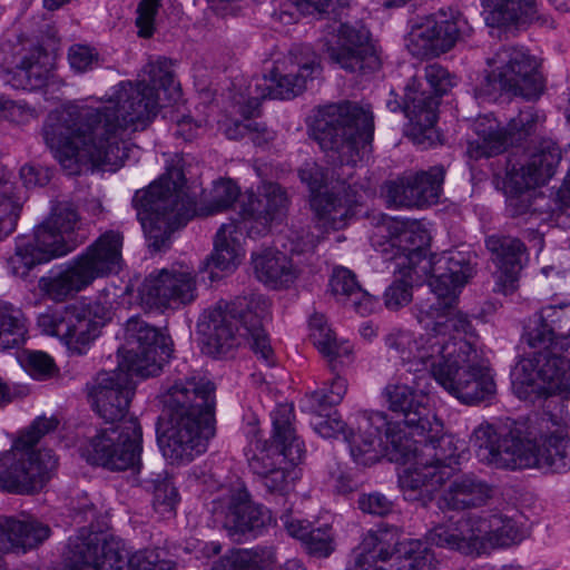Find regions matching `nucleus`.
Masks as SVG:
<instances>
[{"instance_id":"25","label":"nucleus","mask_w":570,"mask_h":570,"mask_svg":"<svg viewBox=\"0 0 570 570\" xmlns=\"http://www.w3.org/2000/svg\"><path fill=\"white\" fill-rule=\"evenodd\" d=\"M42 333L59 337L76 354H85L100 335L104 325L85 306L69 305L60 311L47 312L38 317Z\"/></svg>"},{"instance_id":"62","label":"nucleus","mask_w":570,"mask_h":570,"mask_svg":"<svg viewBox=\"0 0 570 570\" xmlns=\"http://www.w3.org/2000/svg\"><path fill=\"white\" fill-rule=\"evenodd\" d=\"M376 561L370 553L362 551L357 547L346 570H386L382 566H377Z\"/></svg>"},{"instance_id":"58","label":"nucleus","mask_w":570,"mask_h":570,"mask_svg":"<svg viewBox=\"0 0 570 570\" xmlns=\"http://www.w3.org/2000/svg\"><path fill=\"white\" fill-rule=\"evenodd\" d=\"M358 508L365 513L384 517L392 511L393 502L380 492H372L360 497Z\"/></svg>"},{"instance_id":"16","label":"nucleus","mask_w":570,"mask_h":570,"mask_svg":"<svg viewBox=\"0 0 570 570\" xmlns=\"http://www.w3.org/2000/svg\"><path fill=\"white\" fill-rule=\"evenodd\" d=\"M488 94L511 92L525 99L538 98L543 89L535 57L521 46H501L487 59Z\"/></svg>"},{"instance_id":"18","label":"nucleus","mask_w":570,"mask_h":570,"mask_svg":"<svg viewBox=\"0 0 570 570\" xmlns=\"http://www.w3.org/2000/svg\"><path fill=\"white\" fill-rule=\"evenodd\" d=\"M472 27L458 9L449 7L416 19L405 46L416 58L439 57L472 35Z\"/></svg>"},{"instance_id":"30","label":"nucleus","mask_w":570,"mask_h":570,"mask_svg":"<svg viewBox=\"0 0 570 570\" xmlns=\"http://www.w3.org/2000/svg\"><path fill=\"white\" fill-rule=\"evenodd\" d=\"M196 297V281L181 269H161L150 274L141 285L140 298L148 307L166 308L188 304Z\"/></svg>"},{"instance_id":"1","label":"nucleus","mask_w":570,"mask_h":570,"mask_svg":"<svg viewBox=\"0 0 570 570\" xmlns=\"http://www.w3.org/2000/svg\"><path fill=\"white\" fill-rule=\"evenodd\" d=\"M149 82H120L101 107L67 105L51 111L43 125V139L70 174L77 165L116 170L129 158V137L145 130L159 109L158 89L169 98L179 96V86L166 58L145 67Z\"/></svg>"},{"instance_id":"44","label":"nucleus","mask_w":570,"mask_h":570,"mask_svg":"<svg viewBox=\"0 0 570 570\" xmlns=\"http://www.w3.org/2000/svg\"><path fill=\"white\" fill-rule=\"evenodd\" d=\"M273 551L267 548L232 550L213 570H272Z\"/></svg>"},{"instance_id":"8","label":"nucleus","mask_w":570,"mask_h":570,"mask_svg":"<svg viewBox=\"0 0 570 570\" xmlns=\"http://www.w3.org/2000/svg\"><path fill=\"white\" fill-rule=\"evenodd\" d=\"M269 315V303L259 294L218 302L199 316L197 334L206 354L220 356L246 340L252 351L267 366L274 365V353L264 322Z\"/></svg>"},{"instance_id":"56","label":"nucleus","mask_w":570,"mask_h":570,"mask_svg":"<svg viewBox=\"0 0 570 570\" xmlns=\"http://www.w3.org/2000/svg\"><path fill=\"white\" fill-rule=\"evenodd\" d=\"M424 79L426 80L429 87L433 90L431 94L439 100L440 97L445 94L452 86L448 70L436 63L429 65L424 68Z\"/></svg>"},{"instance_id":"3","label":"nucleus","mask_w":570,"mask_h":570,"mask_svg":"<svg viewBox=\"0 0 570 570\" xmlns=\"http://www.w3.org/2000/svg\"><path fill=\"white\" fill-rule=\"evenodd\" d=\"M374 134V116L370 109L344 101L320 107L312 124V135L334 161L331 191H322L327 175L316 163L306 161L298 171L311 191V207L325 228L341 229L362 203L364 191L353 179V167L370 147Z\"/></svg>"},{"instance_id":"39","label":"nucleus","mask_w":570,"mask_h":570,"mask_svg":"<svg viewBox=\"0 0 570 570\" xmlns=\"http://www.w3.org/2000/svg\"><path fill=\"white\" fill-rule=\"evenodd\" d=\"M395 232L394 223L390 218H383L371 236L373 247L384 254L392 253L390 258H401L404 256L407 258L409 264L414 266L423 254L422 246L414 243L415 234L410 229Z\"/></svg>"},{"instance_id":"49","label":"nucleus","mask_w":570,"mask_h":570,"mask_svg":"<svg viewBox=\"0 0 570 570\" xmlns=\"http://www.w3.org/2000/svg\"><path fill=\"white\" fill-rule=\"evenodd\" d=\"M145 488L154 493V507L163 513H171L177 503L178 493L165 472L141 478Z\"/></svg>"},{"instance_id":"54","label":"nucleus","mask_w":570,"mask_h":570,"mask_svg":"<svg viewBox=\"0 0 570 570\" xmlns=\"http://www.w3.org/2000/svg\"><path fill=\"white\" fill-rule=\"evenodd\" d=\"M261 478L263 487L271 495L284 498L292 489L289 471L285 468H275Z\"/></svg>"},{"instance_id":"51","label":"nucleus","mask_w":570,"mask_h":570,"mask_svg":"<svg viewBox=\"0 0 570 570\" xmlns=\"http://www.w3.org/2000/svg\"><path fill=\"white\" fill-rule=\"evenodd\" d=\"M303 543L309 554L316 557H328L334 550L332 528L324 525L316 529H309L307 535L303 540Z\"/></svg>"},{"instance_id":"20","label":"nucleus","mask_w":570,"mask_h":570,"mask_svg":"<svg viewBox=\"0 0 570 570\" xmlns=\"http://www.w3.org/2000/svg\"><path fill=\"white\" fill-rule=\"evenodd\" d=\"M323 47L331 61L342 69L368 75L381 68L380 56L368 29L360 21H333L324 28Z\"/></svg>"},{"instance_id":"59","label":"nucleus","mask_w":570,"mask_h":570,"mask_svg":"<svg viewBox=\"0 0 570 570\" xmlns=\"http://www.w3.org/2000/svg\"><path fill=\"white\" fill-rule=\"evenodd\" d=\"M24 365L29 373L37 379L49 376L53 372V360L46 353L29 352L24 358Z\"/></svg>"},{"instance_id":"7","label":"nucleus","mask_w":570,"mask_h":570,"mask_svg":"<svg viewBox=\"0 0 570 570\" xmlns=\"http://www.w3.org/2000/svg\"><path fill=\"white\" fill-rule=\"evenodd\" d=\"M563 309L546 306L524 328L523 340L535 352L521 358L513 368L512 386L519 399L570 393V360L561 354L570 347V330L561 333Z\"/></svg>"},{"instance_id":"27","label":"nucleus","mask_w":570,"mask_h":570,"mask_svg":"<svg viewBox=\"0 0 570 570\" xmlns=\"http://www.w3.org/2000/svg\"><path fill=\"white\" fill-rule=\"evenodd\" d=\"M132 375L135 374L118 366L117 370L98 373L95 379L90 395L96 412L106 423L115 425L132 417L128 415L135 391Z\"/></svg>"},{"instance_id":"11","label":"nucleus","mask_w":570,"mask_h":570,"mask_svg":"<svg viewBox=\"0 0 570 570\" xmlns=\"http://www.w3.org/2000/svg\"><path fill=\"white\" fill-rule=\"evenodd\" d=\"M55 417H38L30 429L21 434L9 451L0 455V488L18 494H30L41 490L50 480L58 460L51 450L38 452L33 446L47 433L56 430Z\"/></svg>"},{"instance_id":"61","label":"nucleus","mask_w":570,"mask_h":570,"mask_svg":"<svg viewBox=\"0 0 570 570\" xmlns=\"http://www.w3.org/2000/svg\"><path fill=\"white\" fill-rule=\"evenodd\" d=\"M20 178L27 188L45 186L50 179L47 169L36 168L33 166H23L20 169Z\"/></svg>"},{"instance_id":"35","label":"nucleus","mask_w":570,"mask_h":570,"mask_svg":"<svg viewBox=\"0 0 570 570\" xmlns=\"http://www.w3.org/2000/svg\"><path fill=\"white\" fill-rule=\"evenodd\" d=\"M7 47L3 45L0 52V62L8 73H13L18 78V83L14 87H21L26 90H37L45 87L49 80L50 57L40 47H33L27 53H12L10 58L7 57Z\"/></svg>"},{"instance_id":"32","label":"nucleus","mask_w":570,"mask_h":570,"mask_svg":"<svg viewBox=\"0 0 570 570\" xmlns=\"http://www.w3.org/2000/svg\"><path fill=\"white\" fill-rule=\"evenodd\" d=\"M440 100L421 89L416 79L405 87L404 114L410 121V135L416 144L432 145L439 139L435 128Z\"/></svg>"},{"instance_id":"48","label":"nucleus","mask_w":570,"mask_h":570,"mask_svg":"<svg viewBox=\"0 0 570 570\" xmlns=\"http://www.w3.org/2000/svg\"><path fill=\"white\" fill-rule=\"evenodd\" d=\"M347 391L346 380L341 376H335L330 384L324 387L312 392L303 400V409L311 412H321L326 407L337 405L342 402Z\"/></svg>"},{"instance_id":"2","label":"nucleus","mask_w":570,"mask_h":570,"mask_svg":"<svg viewBox=\"0 0 570 570\" xmlns=\"http://www.w3.org/2000/svg\"><path fill=\"white\" fill-rule=\"evenodd\" d=\"M435 304L419 309L417 321L425 330L412 332L393 328L384 337L391 357L409 364V373H430L451 395L464 404L474 405L491 400L497 384L489 362L473 343L453 335H473L466 315L441 314Z\"/></svg>"},{"instance_id":"4","label":"nucleus","mask_w":570,"mask_h":570,"mask_svg":"<svg viewBox=\"0 0 570 570\" xmlns=\"http://www.w3.org/2000/svg\"><path fill=\"white\" fill-rule=\"evenodd\" d=\"M481 460L501 469L535 468L543 473L570 471V436L566 425L544 414L531 425L485 423L473 432Z\"/></svg>"},{"instance_id":"57","label":"nucleus","mask_w":570,"mask_h":570,"mask_svg":"<svg viewBox=\"0 0 570 570\" xmlns=\"http://www.w3.org/2000/svg\"><path fill=\"white\" fill-rule=\"evenodd\" d=\"M160 6V0H141L137 8L136 24L139 28V36L150 37L154 32L155 16Z\"/></svg>"},{"instance_id":"52","label":"nucleus","mask_w":570,"mask_h":570,"mask_svg":"<svg viewBox=\"0 0 570 570\" xmlns=\"http://www.w3.org/2000/svg\"><path fill=\"white\" fill-rule=\"evenodd\" d=\"M46 222L61 230V233L75 236L73 233L78 226L79 216L72 204L63 202L52 208V213Z\"/></svg>"},{"instance_id":"6","label":"nucleus","mask_w":570,"mask_h":570,"mask_svg":"<svg viewBox=\"0 0 570 570\" xmlns=\"http://www.w3.org/2000/svg\"><path fill=\"white\" fill-rule=\"evenodd\" d=\"M422 440H412L392 423L386 429L385 454L390 461L411 463L399 478V483L405 500L420 501L426 505L432 501L433 494L450 480L459 464L463 443L452 434L441 430L414 431Z\"/></svg>"},{"instance_id":"38","label":"nucleus","mask_w":570,"mask_h":570,"mask_svg":"<svg viewBox=\"0 0 570 570\" xmlns=\"http://www.w3.org/2000/svg\"><path fill=\"white\" fill-rule=\"evenodd\" d=\"M244 230L245 220L232 219L223 224L214 237V250L208 258V263L219 271H229L235 268L244 256L243 243L245 240Z\"/></svg>"},{"instance_id":"43","label":"nucleus","mask_w":570,"mask_h":570,"mask_svg":"<svg viewBox=\"0 0 570 570\" xmlns=\"http://www.w3.org/2000/svg\"><path fill=\"white\" fill-rule=\"evenodd\" d=\"M400 529L395 525H381L376 530H370L362 539L358 548L370 553L374 559L385 562L394 553L402 550Z\"/></svg>"},{"instance_id":"63","label":"nucleus","mask_w":570,"mask_h":570,"mask_svg":"<svg viewBox=\"0 0 570 570\" xmlns=\"http://www.w3.org/2000/svg\"><path fill=\"white\" fill-rule=\"evenodd\" d=\"M297 4L305 3L320 13L336 12L337 8H344L348 4V0H295Z\"/></svg>"},{"instance_id":"64","label":"nucleus","mask_w":570,"mask_h":570,"mask_svg":"<svg viewBox=\"0 0 570 570\" xmlns=\"http://www.w3.org/2000/svg\"><path fill=\"white\" fill-rule=\"evenodd\" d=\"M248 138L258 147H264L275 138V132L267 127L253 122L248 131Z\"/></svg>"},{"instance_id":"45","label":"nucleus","mask_w":570,"mask_h":570,"mask_svg":"<svg viewBox=\"0 0 570 570\" xmlns=\"http://www.w3.org/2000/svg\"><path fill=\"white\" fill-rule=\"evenodd\" d=\"M27 333L22 311L7 302H0V347L13 348L23 343Z\"/></svg>"},{"instance_id":"50","label":"nucleus","mask_w":570,"mask_h":570,"mask_svg":"<svg viewBox=\"0 0 570 570\" xmlns=\"http://www.w3.org/2000/svg\"><path fill=\"white\" fill-rule=\"evenodd\" d=\"M239 196V188L232 179H222L214 184L210 199L202 209L205 215H213L227 209Z\"/></svg>"},{"instance_id":"14","label":"nucleus","mask_w":570,"mask_h":570,"mask_svg":"<svg viewBox=\"0 0 570 570\" xmlns=\"http://www.w3.org/2000/svg\"><path fill=\"white\" fill-rule=\"evenodd\" d=\"M161 554L158 549L131 553L120 539L82 529L69 539L65 561L70 570H102L106 564L110 570H169Z\"/></svg>"},{"instance_id":"10","label":"nucleus","mask_w":570,"mask_h":570,"mask_svg":"<svg viewBox=\"0 0 570 570\" xmlns=\"http://www.w3.org/2000/svg\"><path fill=\"white\" fill-rule=\"evenodd\" d=\"M124 236L108 230L70 261L39 279V288L52 301L62 302L90 286L97 278L117 274L122 266Z\"/></svg>"},{"instance_id":"33","label":"nucleus","mask_w":570,"mask_h":570,"mask_svg":"<svg viewBox=\"0 0 570 570\" xmlns=\"http://www.w3.org/2000/svg\"><path fill=\"white\" fill-rule=\"evenodd\" d=\"M485 244L497 265L495 291L504 295L513 293L528 259L524 244L518 238L499 235L488 237Z\"/></svg>"},{"instance_id":"23","label":"nucleus","mask_w":570,"mask_h":570,"mask_svg":"<svg viewBox=\"0 0 570 570\" xmlns=\"http://www.w3.org/2000/svg\"><path fill=\"white\" fill-rule=\"evenodd\" d=\"M539 122L540 116L532 107L520 110L505 128L500 127L494 118L480 117L474 125L476 138L468 142L466 155L472 159L499 155L509 146L519 145L534 135Z\"/></svg>"},{"instance_id":"31","label":"nucleus","mask_w":570,"mask_h":570,"mask_svg":"<svg viewBox=\"0 0 570 570\" xmlns=\"http://www.w3.org/2000/svg\"><path fill=\"white\" fill-rule=\"evenodd\" d=\"M445 170L443 166L403 176L386 183L389 203L396 207H423L436 204L442 193Z\"/></svg>"},{"instance_id":"26","label":"nucleus","mask_w":570,"mask_h":570,"mask_svg":"<svg viewBox=\"0 0 570 570\" xmlns=\"http://www.w3.org/2000/svg\"><path fill=\"white\" fill-rule=\"evenodd\" d=\"M78 245L75 236L61 233L52 225L43 222L33 233V239L21 238L17 243L16 253L9 259L14 276L24 278L37 264L67 255Z\"/></svg>"},{"instance_id":"55","label":"nucleus","mask_w":570,"mask_h":570,"mask_svg":"<svg viewBox=\"0 0 570 570\" xmlns=\"http://www.w3.org/2000/svg\"><path fill=\"white\" fill-rule=\"evenodd\" d=\"M411 283L407 281H394L384 292V305L391 311H396L410 303L412 298Z\"/></svg>"},{"instance_id":"40","label":"nucleus","mask_w":570,"mask_h":570,"mask_svg":"<svg viewBox=\"0 0 570 570\" xmlns=\"http://www.w3.org/2000/svg\"><path fill=\"white\" fill-rule=\"evenodd\" d=\"M330 285L336 301L346 308L361 316L368 315L374 311L376 299L358 285L355 275L350 269L335 268Z\"/></svg>"},{"instance_id":"53","label":"nucleus","mask_w":570,"mask_h":570,"mask_svg":"<svg viewBox=\"0 0 570 570\" xmlns=\"http://www.w3.org/2000/svg\"><path fill=\"white\" fill-rule=\"evenodd\" d=\"M70 67L77 72H86L100 65L98 51L87 45L76 43L68 50Z\"/></svg>"},{"instance_id":"5","label":"nucleus","mask_w":570,"mask_h":570,"mask_svg":"<svg viewBox=\"0 0 570 570\" xmlns=\"http://www.w3.org/2000/svg\"><path fill=\"white\" fill-rule=\"evenodd\" d=\"M214 392L210 381L190 377L163 393L158 443L170 464H187L207 450L216 433Z\"/></svg>"},{"instance_id":"46","label":"nucleus","mask_w":570,"mask_h":570,"mask_svg":"<svg viewBox=\"0 0 570 570\" xmlns=\"http://www.w3.org/2000/svg\"><path fill=\"white\" fill-rule=\"evenodd\" d=\"M14 189L9 178H0V239L12 234L17 226L21 203Z\"/></svg>"},{"instance_id":"24","label":"nucleus","mask_w":570,"mask_h":570,"mask_svg":"<svg viewBox=\"0 0 570 570\" xmlns=\"http://www.w3.org/2000/svg\"><path fill=\"white\" fill-rule=\"evenodd\" d=\"M428 373H415L412 385L407 377L390 382L383 390L382 395L387 403L389 410L396 416L402 417L405 426L414 431L441 430V421L436 417L429 405V397L424 393L421 381Z\"/></svg>"},{"instance_id":"29","label":"nucleus","mask_w":570,"mask_h":570,"mask_svg":"<svg viewBox=\"0 0 570 570\" xmlns=\"http://www.w3.org/2000/svg\"><path fill=\"white\" fill-rule=\"evenodd\" d=\"M214 512L224 515V527L232 533H246L265 527L268 515L255 504L244 483L230 484L214 502Z\"/></svg>"},{"instance_id":"34","label":"nucleus","mask_w":570,"mask_h":570,"mask_svg":"<svg viewBox=\"0 0 570 570\" xmlns=\"http://www.w3.org/2000/svg\"><path fill=\"white\" fill-rule=\"evenodd\" d=\"M560 160L561 150L556 141L542 138L527 163L509 171V183L517 191L544 185L554 175Z\"/></svg>"},{"instance_id":"41","label":"nucleus","mask_w":570,"mask_h":570,"mask_svg":"<svg viewBox=\"0 0 570 570\" xmlns=\"http://www.w3.org/2000/svg\"><path fill=\"white\" fill-rule=\"evenodd\" d=\"M309 330L314 346L327 358L331 370L336 371L337 364L352 354V345L337 341L323 315L316 314L311 318Z\"/></svg>"},{"instance_id":"60","label":"nucleus","mask_w":570,"mask_h":570,"mask_svg":"<svg viewBox=\"0 0 570 570\" xmlns=\"http://www.w3.org/2000/svg\"><path fill=\"white\" fill-rule=\"evenodd\" d=\"M556 222L563 228H570V168L559 190L558 210Z\"/></svg>"},{"instance_id":"37","label":"nucleus","mask_w":570,"mask_h":570,"mask_svg":"<svg viewBox=\"0 0 570 570\" xmlns=\"http://www.w3.org/2000/svg\"><path fill=\"white\" fill-rule=\"evenodd\" d=\"M538 0H482L485 21L491 27H508L539 22L548 19L539 14Z\"/></svg>"},{"instance_id":"12","label":"nucleus","mask_w":570,"mask_h":570,"mask_svg":"<svg viewBox=\"0 0 570 570\" xmlns=\"http://www.w3.org/2000/svg\"><path fill=\"white\" fill-rule=\"evenodd\" d=\"M449 521V524L440 523L433 527L426 533L428 542L468 556H479L492 548L518 544L527 535L514 519L499 513L489 518L469 514L456 521Z\"/></svg>"},{"instance_id":"9","label":"nucleus","mask_w":570,"mask_h":570,"mask_svg":"<svg viewBox=\"0 0 570 570\" xmlns=\"http://www.w3.org/2000/svg\"><path fill=\"white\" fill-rule=\"evenodd\" d=\"M132 205L155 250L166 248L171 234L197 214L196 200L187 194L183 169L177 165L167 167L158 180L137 191Z\"/></svg>"},{"instance_id":"21","label":"nucleus","mask_w":570,"mask_h":570,"mask_svg":"<svg viewBox=\"0 0 570 570\" xmlns=\"http://www.w3.org/2000/svg\"><path fill=\"white\" fill-rule=\"evenodd\" d=\"M272 441L255 438L249 443L246 456L250 470L263 476L274 470V456H283L291 464H298L305 455L304 442L296 434L293 404H278L271 413Z\"/></svg>"},{"instance_id":"22","label":"nucleus","mask_w":570,"mask_h":570,"mask_svg":"<svg viewBox=\"0 0 570 570\" xmlns=\"http://www.w3.org/2000/svg\"><path fill=\"white\" fill-rule=\"evenodd\" d=\"M473 257L471 252L450 249L424 261L422 271L431 274L429 288L435 298L430 304L440 307L441 314L464 315L455 309V303L461 288L474 274Z\"/></svg>"},{"instance_id":"19","label":"nucleus","mask_w":570,"mask_h":570,"mask_svg":"<svg viewBox=\"0 0 570 570\" xmlns=\"http://www.w3.org/2000/svg\"><path fill=\"white\" fill-rule=\"evenodd\" d=\"M142 431L137 417L99 430L82 448L91 464L110 471H125L140 465Z\"/></svg>"},{"instance_id":"47","label":"nucleus","mask_w":570,"mask_h":570,"mask_svg":"<svg viewBox=\"0 0 570 570\" xmlns=\"http://www.w3.org/2000/svg\"><path fill=\"white\" fill-rule=\"evenodd\" d=\"M396 570H431L435 563L434 553L428 542L411 540L399 550Z\"/></svg>"},{"instance_id":"28","label":"nucleus","mask_w":570,"mask_h":570,"mask_svg":"<svg viewBox=\"0 0 570 570\" xmlns=\"http://www.w3.org/2000/svg\"><path fill=\"white\" fill-rule=\"evenodd\" d=\"M288 207L285 189L272 181H263L257 193H247L240 205L239 216L245 220L248 236L265 235L274 220L281 219Z\"/></svg>"},{"instance_id":"13","label":"nucleus","mask_w":570,"mask_h":570,"mask_svg":"<svg viewBox=\"0 0 570 570\" xmlns=\"http://www.w3.org/2000/svg\"><path fill=\"white\" fill-rule=\"evenodd\" d=\"M321 73V65L315 51L307 45L292 47L287 55L275 62L271 77L253 78L246 94L235 99L238 112L248 118L266 99H292L301 95Z\"/></svg>"},{"instance_id":"36","label":"nucleus","mask_w":570,"mask_h":570,"mask_svg":"<svg viewBox=\"0 0 570 570\" xmlns=\"http://www.w3.org/2000/svg\"><path fill=\"white\" fill-rule=\"evenodd\" d=\"M492 497V488L488 482L474 474L462 475L452 481L440 495V510H465L484 505Z\"/></svg>"},{"instance_id":"42","label":"nucleus","mask_w":570,"mask_h":570,"mask_svg":"<svg viewBox=\"0 0 570 570\" xmlns=\"http://www.w3.org/2000/svg\"><path fill=\"white\" fill-rule=\"evenodd\" d=\"M252 261L257 278L265 284L285 285L295 277L291 261L282 252L265 249L262 253H253Z\"/></svg>"},{"instance_id":"15","label":"nucleus","mask_w":570,"mask_h":570,"mask_svg":"<svg viewBox=\"0 0 570 570\" xmlns=\"http://www.w3.org/2000/svg\"><path fill=\"white\" fill-rule=\"evenodd\" d=\"M313 426L323 438H334L338 434L347 442L351 455L357 464L375 463L386 450L385 432L391 422L381 411H363L356 414L350 424L342 421L335 412L323 417L321 412Z\"/></svg>"},{"instance_id":"17","label":"nucleus","mask_w":570,"mask_h":570,"mask_svg":"<svg viewBox=\"0 0 570 570\" xmlns=\"http://www.w3.org/2000/svg\"><path fill=\"white\" fill-rule=\"evenodd\" d=\"M122 340L118 366L144 379L158 375L173 352L170 337L139 316L126 321Z\"/></svg>"}]
</instances>
